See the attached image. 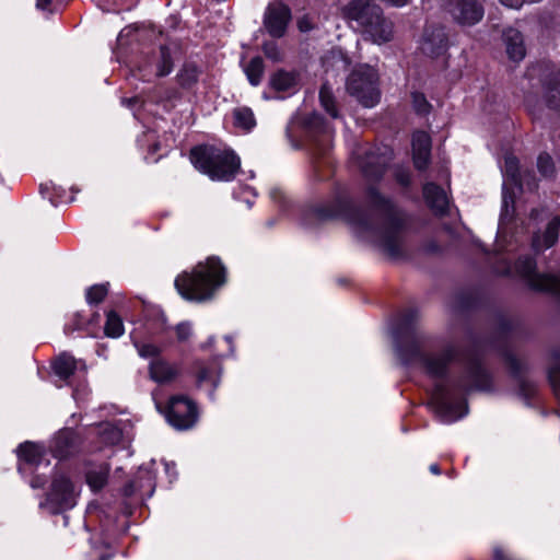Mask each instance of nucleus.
I'll return each mask as SVG.
<instances>
[{
    "label": "nucleus",
    "instance_id": "obj_51",
    "mask_svg": "<svg viewBox=\"0 0 560 560\" xmlns=\"http://www.w3.org/2000/svg\"><path fill=\"white\" fill-rule=\"evenodd\" d=\"M153 399H154V401H155V406H156V408H158L159 410H161V405H160V402L156 400V398H155V394H154V393H153Z\"/></svg>",
    "mask_w": 560,
    "mask_h": 560
},
{
    "label": "nucleus",
    "instance_id": "obj_43",
    "mask_svg": "<svg viewBox=\"0 0 560 560\" xmlns=\"http://www.w3.org/2000/svg\"><path fill=\"white\" fill-rule=\"evenodd\" d=\"M395 177L399 184L407 186L410 182V174L406 168H398L395 172Z\"/></svg>",
    "mask_w": 560,
    "mask_h": 560
},
{
    "label": "nucleus",
    "instance_id": "obj_22",
    "mask_svg": "<svg viewBox=\"0 0 560 560\" xmlns=\"http://www.w3.org/2000/svg\"><path fill=\"white\" fill-rule=\"evenodd\" d=\"M54 372L61 380H68L74 373L85 374L86 366L68 353L60 354L52 364Z\"/></svg>",
    "mask_w": 560,
    "mask_h": 560
},
{
    "label": "nucleus",
    "instance_id": "obj_21",
    "mask_svg": "<svg viewBox=\"0 0 560 560\" xmlns=\"http://www.w3.org/2000/svg\"><path fill=\"white\" fill-rule=\"evenodd\" d=\"M269 84L276 92L291 95L299 90L300 77L294 71L279 70L271 75Z\"/></svg>",
    "mask_w": 560,
    "mask_h": 560
},
{
    "label": "nucleus",
    "instance_id": "obj_18",
    "mask_svg": "<svg viewBox=\"0 0 560 560\" xmlns=\"http://www.w3.org/2000/svg\"><path fill=\"white\" fill-rule=\"evenodd\" d=\"M173 68L172 58L168 48L162 46L160 48L159 58L154 61H148L139 67V73L144 80H150L152 77L167 75Z\"/></svg>",
    "mask_w": 560,
    "mask_h": 560
},
{
    "label": "nucleus",
    "instance_id": "obj_41",
    "mask_svg": "<svg viewBox=\"0 0 560 560\" xmlns=\"http://www.w3.org/2000/svg\"><path fill=\"white\" fill-rule=\"evenodd\" d=\"M191 335V327L188 323H182L176 326V336L178 340L185 341Z\"/></svg>",
    "mask_w": 560,
    "mask_h": 560
},
{
    "label": "nucleus",
    "instance_id": "obj_29",
    "mask_svg": "<svg viewBox=\"0 0 560 560\" xmlns=\"http://www.w3.org/2000/svg\"><path fill=\"white\" fill-rule=\"evenodd\" d=\"M233 118L235 127L244 131H249L256 125L254 113L248 107L235 108L233 112Z\"/></svg>",
    "mask_w": 560,
    "mask_h": 560
},
{
    "label": "nucleus",
    "instance_id": "obj_5",
    "mask_svg": "<svg viewBox=\"0 0 560 560\" xmlns=\"http://www.w3.org/2000/svg\"><path fill=\"white\" fill-rule=\"evenodd\" d=\"M346 18L355 22L359 27L375 44H383L390 40L393 35L392 23L386 21L377 5L370 0H352L345 8Z\"/></svg>",
    "mask_w": 560,
    "mask_h": 560
},
{
    "label": "nucleus",
    "instance_id": "obj_27",
    "mask_svg": "<svg viewBox=\"0 0 560 560\" xmlns=\"http://www.w3.org/2000/svg\"><path fill=\"white\" fill-rule=\"evenodd\" d=\"M93 431L97 435V443L102 445H114L122 435L121 430L109 422L97 424Z\"/></svg>",
    "mask_w": 560,
    "mask_h": 560
},
{
    "label": "nucleus",
    "instance_id": "obj_52",
    "mask_svg": "<svg viewBox=\"0 0 560 560\" xmlns=\"http://www.w3.org/2000/svg\"><path fill=\"white\" fill-rule=\"evenodd\" d=\"M135 100L132 98H129V100H124L122 103H127L128 106H131V103L133 102Z\"/></svg>",
    "mask_w": 560,
    "mask_h": 560
},
{
    "label": "nucleus",
    "instance_id": "obj_40",
    "mask_svg": "<svg viewBox=\"0 0 560 560\" xmlns=\"http://www.w3.org/2000/svg\"><path fill=\"white\" fill-rule=\"evenodd\" d=\"M412 103L415 109L420 114H425L429 110V103L425 100L424 95L421 93H413L412 94Z\"/></svg>",
    "mask_w": 560,
    "mask_h": 560
},
{
    "label": "nucleus",
    "instance_id": "obj_3",
    "mask_svg": "<svg viewBox=\"0 0 560 560\" xmlns=\"http://www.w3.org/2000/svg\"><path fill=\"white\" fill-rule=\"evenodd\" d=\"M225 282V269L218 258L210 257L199 262L192 272H183L175 279L178 293L188 301L210 300L215 290Z\"/></svg>",
    "mask_w": 560,
    "mask_h": 560
},
{
    "label": "nucleus",
    "instance_id": "obj_16",
    "mask_svg": "<svg viewBox=\"0 0 560 560\" xmlns=\"http://www.w3.org/2000/svg\"><path fill=\"white\" fill-rule=\"evenodd\" d=\"M307 125L312 131L316 133L312 140V150L316 155H325L331 148L332 132L328 125L318 114H313Z\"/></svg>",
    "mask_w": 560,
    "mask_h": 560
},
{
    "label": "nucleus",
    "instance_id": "obj_37",
    "mask_svg": "<svg viewBox=\"0 0 560 560\" xmlns=\"http://www.w3.org/2000/svg\"><path fill=\"white\" fill-rule=\"evenodd\" d=\"M323 65L327 69L331 66L337 70H346L348 67V60L340 50H332L329 56L325 57Z\"/></svg>",
    "mask_w": 560,
    "mask_h": 560
},
{
    "label": "nucleus",
    "instance_id": "obj_26",
    "mask_svg": "<svg viewBox=\"0 0 560 560\" xmlns=\"http://www.w3.org/2000/svg\"><path fill=\"white\" fill-rule=\"evenodd\" d=\"M506 52L511 60L520 61L525 57V46L522 34L514 28L504 32Z\"/></svg>",
    "mask_w": 560,
    "mask_h": 560
},
{
    "label": "nucleus",
    "instance_id": "obj_2",
    "mask_svg": "<svg viewBox=\"0 0 560 560\" xmlns=\"http://www.w3.org/2000/svg\"><path fill=\"white\" fill-rule=\"evenodd\" d=\"M487 373L479 359L469 358L464 364V374L450 384L439 381L431 390L430 405L444 423H452L467 413L462 395L472 389H486Z\"/></svg>",
    "mask_w": 560,
    "mask_h": 560
},
{
    "label": "nucleus",
    "instance_id": "obj_4",
    "mask_svg": "<svg viewBox=\"0 0 560 560\" xmlns=\"http://www.w3.org/2000/svg\"><path fill=\"white\" fill-rule=\"evenodd\" d=\"M190 161L201 173L212 180H231L240 168V158L231 150L209 145L196 147L190 152Z\"/></svg>",
    "mask_w": 560,
    "mask_h": 560
},
{
    "label": "nucleus",
    "instance_id": "obj_34",
    "mask_svg": "<svg viewBox=\"0 0 560 560\" xmlns=\"http://www.w3.org/2000/svg\"><path fill=\"white\" fill-rule=\"evenodd\" d=\"M319 101L323 106V108L332 117L337 118V107L335 103V98L331 92V89L328 86V84H323L320 91H319Z\"/></svg>",
    "mask_w": 560,
    "mask_h": 560
},
{
    "label": "nucleus",
    "instance_id": "obj_10",
    "mask_svg": "<svg viewBox=\"0 0 560 560\" xmlns=\"http://www.w3.org/2000/svg\"><path fill=\"white\" fill-rule=\"evenodd\" d=\"M535 267L536 264L533 258H520L515 264V272L523 278L530 288L560 296V276L537 273Z\"/></svg>",
    "mask_w": 560,
    "mask_h": 560
},
{
    "label": "nucleus",
    "instance_id": "obj_24",
    "mask_svg": "<svg viewBox=\"0 0 560 560\" xmlns=\"http://www.w3.org/2000/svg\"><path fill=\"white\" fill-rule=\"evenodd\" d=\"M423 197L428 206L435 212L443 213L448 205L445 191L433 183H428L423 187Z\"/></svg>",
    "mask_w": 560,
    "mask_h": 560
},
{
    "label": "nucleus",
    "instance_id": "obj_14",
    "mask_svg": "<svg viewBox=\"0 0 560 560\" xmlns=\"http://www.w3.org/2000/svg\"><path fill=\"white\" fill-rule=\"evenodd\" d=\"M448 12L460 25H474L483 16V7L477 0H452Z\"/></svg>",
    "mask_w": 560,
    "mask_h": 560
},
{
    "label": "nucleus",
    "instance_id": "obj_38",
    "mask_svg": "<svg viewBox=\"0 0 560 560\" xmlns=\"http://www.w3.org/2000/svg\"><path fill=\"white\" fill-rule=\"evenodd\" d=\"M108 293L107 284H94L86 291V302L89 304H98Z\"/></svg>",
    "mask_w": 560,
    "mask_h": 560
},
{
    "label": "nucleus",
    "instance_id": "obj_46",
    "mask_svg": "<svg viewBox=\"0 0 560 560\" xmlns=\"http://www.w3.org/2000/svg\"><path fill=\"white\" fill-rule=\"evenodd\" d=\"M30 485L32 488H40L44 485V481L39 478V476H36L30 481Z\"/></svg>",
    "mask_w": 560,
    "mask_h": 560
},
{
    "label": "nucleus",
    "instance_id": "obj_54",
    "mask_svg": "<svg viewBox=\"0 0 560 560\" xmlns=\"http://www.w3.org/2000/svg\"><path fill=\"white\" fill-rule=\"evenodd\" d=\"M109 558L108 557H103L102 560H108Z\"/></svg>",
    "mask_w": 560,
    "mask_h": 560
},
{
    "label": "nucleus",
    "instance_id": "obj_31",
    "mask_svg": "<svg viewBox=\"0 0 560 560\" xmlns=\"http://www.w3.org/2000/svg\"><path fill=\"white\" fill-rule=\"evenodd\" d=\"M108 466L102 465L96 470H88L86 481L92 490L97 491L102 489L107 480Z\"/></svg>",
    "mask_w": 560,
    "mask_h": 560
},
{
    "label": "nucleus",
    "instance_id": "obj_33",
    "mask_svg": "<svg viewBox=\"0 0 560 560\" xmlns=\"http://www.w3.org/2000/svg\"><path fill=\"white\" fill-rule=\"evenodd\" d=\"M197 381L199 386L209 384L212 388H215L220 381V369L217 364L200 369L197 375Z\"/></svg>",
    "mask_w": 560,
    "mask_h": 560
},
{
    "label": "nucleus",
    "instance_id": "obj_28",
    "mask_svg": "<svg viewBox=\"0 0 560 560\" xmlns=\"http://www.w3.org/2000/svg\"><path fill=\"white\" fill-rule=\"evenodd\" d=\"M545 97L549 107L560 108V68L546 83Z\"/></svg>",
    "mask_w": 560,
    "mask_h": 560
},
{
    "label": "nucleus",
    "instance_id": "obj_49",
    "mask_svg": "<svg viewBox=\"0 0 560 560\" xmlns=\"http://www.w3.org/2000/svg\"><path fill=\"white\" fill-rule=\"evenodd\" d=\"M73 397H74V399H77V400H78V399H80V389H79V388H75V389L73 390Z\"/></svg>",
    "mask_w": 560,
    "mask_h": 560
},
{
    "label": "nucleus",
    "instance_id": "obj_23",
    "mask_svg": "<svg viewBox=\"0 0 560 560\" xmlns=\"http://www.w3.org/2000/svg\"><path fill=\"white\" fill-rule=\"evenodd\" d=\"M77 438L71 429H63L51 441L50 450L55 457H67L75 447Z\"/></svg>",
    "mask_w": 560,
    "mask_h": 560
},
{
    "label": "nucleus",
    "instance_id": "obj_12",
    "mask_svg": "<svg viewBox=\"0 0 560 560\" xmlns=\"http://www.w3.org/2000/svg\"><path fill=\"white\" fill-rule=\"evenodd\" d=\"M503 173V187H502V212L500 219V225H502L513 213L514 210V198L510 192L511 187L523 186V179L518 173V161L513 155H506L504 158V164L502 166Z\"/></svg>",
    "mask_w": 560,
    "mask_h": 560
},
{
    "label": "nucleus",
    "instance_id": "obj_39",
    "mask_svg": "<svg viewBox=\"0 0 560 560\" xmlns=\"http://www.w3.org/2000/svg\"><path fill=\"white\" fill-rule=\"evenodd\" d=\"M537 167L544 177H551L555 174V165L548 153H541L538 155Z\"/></svg>",
    "mask_w": 560,
    "mask_h": 560
},
{
    "label": "nucleus",
    "instance_id": "obj_45",
    "mask_svg": "<svg viewBox=\"0 0 560 560\" xmlns=\"http://www.w3.org/2000/svg\"><path fill=\"white\" fill-rule=\"evenodd\" d=\"M52 3V0H37L36 7L39 10H47L49 4Z\"/></svg>",
    "mask_w": 560,
    "mask_h": 560
},
{
    "label": "nucleus",
    "instance_id": "obj_44",
    "mask_svg": "<svg viewBox=\"0 0 560 560\" xmlns=\"http://www.w3.org/2000/svg\"><path fill=\"white\" fill-rule=\"evenodd\" d=\"M138 0H113V4L118 7L120 10H129L136 5Z\"/></svg>",
    "mask_w": 560,
    "mask_h": 560
},
{
    "label": "nucleus",
    "instance_id": "obj_1",
    "mask_svg": "<svg viewBox=\"0 0 560 560\" xmlns=\"http://www.w3.org/2000/svg\"><path fill=\"white\" fill-rule=\"evenodd\" d=\"M370 202L384 212L382 225H375L371 218L358 212L353 207L352 197L347 188H338L329 203L318 209V217L323 219L341 218L347 221L353 232L362 238L375 242L383 250L396 257L400 254V233L398 225L389 217L392 203L381 197L373 187L366 191Z\"/></svg>",
    "mask_w": 560,
    "mask_h": 560
},
{
    "label": "nucleus",
    "instance_id": "obj_11",
    "mask_svg": "<svg viewBox=\"0 0 560 560\" xmlns=\"http://www.w3.org/2000/svg\"><path fill=\"white\" fill-rule=\"evenodd\" d=\"M167 422L176 430H188L198 419V410L192 400L186 396H174L164 411Z\"/></svg>",
    "mask_w": 560,
    "mask_h": 560
},
{
    "label": "nucleus",
    "instance_id": "obj_42",
    "mask_svg": "<svg viewBox=\"0 0 560 560\" xmlns=\"http://www.w3.org/2000/svg\"><path fill=\"white\" fill-rule=\"evenodd\" d=\"M264 52L265 55L272 59V60H278L280 58V52L278 50V47L276 44L273 43H268V44H265L264 46Z\"/></svg>",
    "mask_w": 560,
    "mask_h": 560
},
{
    "label": "nucleus",
    "instance_id": "obj_47",
    "mask_svg": "<svg viewBox=\"0 0 560 560\" xmlns=\"http://www.w3.org/2000/svg\"><path fill=\"white\" fill-rule=\"evenodd\" d=\"M299 28L302 31V32H306L308 30H311V25L308 24V22L306 20H301L299 22Z\"/></svg>",
    "mask_w": 560,
    "mask_h": 560
},
{
    "label": "nucleus",
    "instance_id": "obj_36",
    "mask_svg": "<svg viewBox=\"0 0 560 560\" xmlns=\"http://www.w3.org/2000/svg\"><path fill=\"white\" fill-rule=\"evenodd\" d=\"M199 70L195 65H185L178 73V81L183 86H191L197 82Z\"/></svg>",
    "mask_w": 560,
    "mask_h": 560
},
{
    "label": "nucleus",
    "instance_id": "obj_7",
    "mask_svg": "<svg viewBox=\"0 0 560 560\" xmlns=\"http://www.w3.org/2000/svg\"><path fill=\"white\" fill-rule=\"evenodd\" d=\"M409 352L405 353L404 350H398L402 363L406 365L419 364L433 378L443 376L447 364L456 360L458 355L455 347L446 348L440 355L423 353L418 346H412Z\"/></svg>",
    "mask_w": 560,
    "mask_h": 560
},
{
    "label": "nucleus",
    "instance_id": "obj_30",
    "mask_svg": "<svg viewBox=\"0 0 560 560\" xmlns=\"http://www.w3.org/2000/svg\"><path fill=\"white\" fill-rule=\"evenodd\" d=\"M249 83L254 86L261 82L264 73V62L260 57L253 58L244 68Z\"/></svg>",
    "mask_w": 560,
    "mask_h": 560
},
{
    "label": "nucleus",
    "instance_id": "obj_8",
    "mask_svg": "<svg viewBox=\"0 0 560 560\" xmlns=\"http://www.w3.org/2000/svg\"><path fill=\"white\" fill-rule=\"evenodd\" d=\"M78 495L79 492L68 476L58 472L54 476L46 498L39 503V508L50 514L62 513L77 504Z\"/></svg>",
    "mask_w": 560,
    "mask_h": 560
},
{
    "label": "nucleus",
    "instance_id": "obj_13",
    "mask_svg": "<svg viewBox=\"0 0 560 560\" xmlns=\"http://www.w3.org/2000/svg\"><path fill=\"white\" fill-rule=\"evenodd\" d=\"M19 471L22 476L33 474L42 465L48 466L49 460L45 458V452L38 444L25 442L20 445L18 451Z\"/></svg>",
    "mask_w": 560,
    "mask_h": 560
},
{
    "label": "nucleus",
    "instance_id": "obj_35",
    "mask_svg": "<svg viewBox=\"0 0 560 560\" xmlns=\"http://www.w3.org/2000/svg\"><path fill=\"white\" fill-rule=\"evenodd\" d=\"M63 192L65 191L61 187L56 186L52 183H46L40 185V194L44 197L48 198L54 206H57L58 203L66 201L62 196Z\"/></svg>",
    "mask_w": 560,
    "mask_h": 560
},
{
    "label": "nucleus",
    "instance_id": "obj_32",
    "mask_svg": "<svg viewBox=\"0 0 560 560\" xmlns=\"http://www.w3.org/2000/svg\"><path fill=\"white\" fill-rule=\"evenodd\" d=\"M104 331L110 338H118L125 331L122 319L113 311L107 313Z\"/></svg>",
    "mask_w": 560,
    "mask_h": 560
},
{
    "label": "nucleus",
    "instance_id": "obj_19",
    "mask_svg": "<svg viewBox=\"0 0 560 560\" xmlns=\"http://www.w3.org/2000/svg\"><path fill=\"white\" fill-rule=\"evenodd\" d=\"M447 38L443 27H430L424 31L421 50L423 54L438 57L446 51Z\"/></svg>",
    "mask_w": 560,
    "mask_h": 560
},
{
    "label": "nucleus",
    "instance_id": "obj_50",
    "mask_svg": "<svg viewBox=\"0 0 560 560\" xmlns=\"http://www.w3.org/2000/svg\"><path fill=\"white\" fill-rule=\"evenodd\" d=\"M529 189H535L537 187V184L534 182V183H527Z\"/></svg>",
    "mask_w": 560,
    "mask_h": 560
},
{
    "label": "nucleus",
    "instance_id": "obj_15",
    "mask_svg": "<svg viewBox=\"0 0 560 560\" xmlns=\"http://www.w3.org/2000/svg\"><path fill=\"white\" fill-rule=\"evenodd\" d=\"M390 159L392 151L387 147L376 148L366 153L365 158L359 162V166L368 179L374 180L381 178Z\"/></svg>",
    "mask_w": 560,
    "mask_h": 560
},
{
    "label": "nucleus",
    "instance_id": "obj_17",
    "mask_svg": "<svg viewBox=\"0 0 560 560\" xmlns=\"http://www.w3.org/2000/svg\"><path fill=\"white\" fill-rule=\"evenodd\" d=\"M290 10L281 3H272L265 15V26L273 37H281L290 21Z\"/></svg>",
    "mask_w": 560,
    "mask_h": 560
},
{
    "label": "nucleus",
    "instance_id": "obj_9",
    "mask_svg": "<svg viewBox=\"0 0 560 560\" xmlns=\"http://www.w3.org/2000/svg\"><path fill=\"white\" fill-rule=\"evenodd\" d=\"M138 354L144 359H151L149 363V376L158 384H170L177 378L180 369L177 364L171 363L160 355L161 349L150 342L135 341Z\"/></svg>",
    "mask_w": 560,
    "mask_h": 560
},
{
    "label": "nucleus",
    "instance_id": "obj_48",
    "mask_svg": "<svg viewBox=\"0 0 560 560\" xmlns=\"http://www.w3.org/2000/svg\"><path fill=\"white\" fill-rule=\"evenodd\" d=\"M430 471H431L432 474H434V475H439V474H440V468H439V466H438L436 464H432V465L430 466Z\"/></svg>",
    "mask_w": 560,
    "mask_h": 560
},
{
    "label": "nucleus",
    "instance_id": "obj_53",
    "mask_svg": "<svg viewBox=\"0 0 560 560\" xmlns=\"http://www.w3.org/2000/svg\"><path fill=\"white\" fill-rule=\"evenodd\" d=\"M278 192H279V191H277V190H272V191H271V197H272V198H276V194H278Z\"/></svg>",
    "mask_w": 560,
    "mask_h": 560
},
{
    "label": "nucleus",
    "instance_id": "obj_6",
    "mask_svg": "<svg viewBox=\"0 0 560 560\" xmlns=\"http://www.w3.org/2000/svg\"><path fill=\"white\" fill-rule=\"evenodd\" d=\"M378 75L374 68L363 65L352 71L347 81L348 92L363 106L374 107L380 101Z\"/></svg>",
    "mask_w": 560,
    "mask_h": 560
},
{
    "label": "nucleus",
    "instance_id": "obj_25",
    "mask_svg": "<svg viewBox=\"0 0 560 560\" xmlns=\"http://www.w3.org/2000/svg\"><path fill=\"white\" fill-rule=\"evenodd\" d=\"M560 230V218L553 217L547 224L544 234L535 235L533 240V247L536 250H544L555 245L558 240Z\"/></svg>",
    "mask_w": 560,
    "mask_h": 560
},
{
    "label": "nucleus",
    "instance_id": "obj_20",
    "mask_svg": "<svg viewBox=\"0 0 560 560\" xmlns=\"http://www.w3.org/2000/svg\"><path fill=\"white\" fill-rule=\"evenodd\" d=\"M431 153V138L424 131H417L412 136V156L415 166L424 170Z\"/></svg>",
    "mask_w": 560,
    "mask_h": 560
}]
</instances>
